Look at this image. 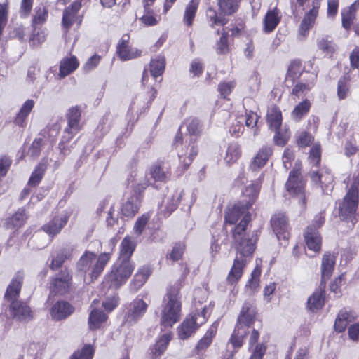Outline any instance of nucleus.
Returning <instances> with one entry per match:
<instances>
[{
  "label": "nucleus",
  "instance_id": "1",
  "mask_svg": "<svg viewBox=\"0 0 359 359\" xmlns=\"http://www.w3.org/2000/svg\"><path fill=\"white\" fill-rule=\"evenodd\" d=\"M251 220V215H245L233 230V245L236 250L233 266L228 274L227 281L236 283L243 276V269L251 259L256 248L257 234L246 233V228Z\"/></svg>",
  "mask_w": 359,
  "mask_h": 359
},
{
  "label": "nucleus",
  "instance_id": "2",
  "mask_svg": "<svg viewBox=\"0 0 359 359\" xmlns=\"http://www.w3.org/2000/svg\"><path fill=\"white\" fill-rule=\"evenodd\" d=\"M161 325L163 328H170L181 317L182 302L180 289L170 287L168 289L162 304Z\"/></svg>",
  "mask_w": 359,
  "mask_h": 359
},
{
  "label": "nucleus",
  "instance_id": "3",
  "mask_svg": "<svg viewBox=\"0 0 359 359\" xmlns=\"http://www.w3.org/2000/svg\"><path fill=\"white\" fill-rule=\"evenodd\" d=\"M255 308L251 302H245L243 304L237 323L230 339L234 348H240L243 345V338L248 334V329L253 324L255 318Z\"/></svg>",
  "mask_w": 359,
  "mask_h": 359
},
{
  "label": "nucleus",
  "instance_id": "4",
  "mask_svg": "<svg viewBox=\"0 0 359 359\" xmlns=\"http://www.w3.org/2000/svg\"><path fill=\"white\" fill-rule=\"evenodd\" d=\"M135 268L132 262L118 260L111 267V271L106 275L105 282L109 287L118 288L124 284L131 276Z\"/></svg>",
  "mask_w": 359,
  "mask_h": 359
},
{
  "label": "nucleus",
  "instance_id": "5",
  "mask_svg": "<svg viewBox=\"0 0 359 359\" xmlns=\"http://www.w3.org/2000/svg\"><path fill=\"white\" fill-rule=\"evenodd\" d=\"M358 188L359 176L348 189L343 201L339 203V214L343 219H348L356 212L358 206Z\"/></svg>",
  "mask_w": 359,
  "mask_h": 359
},
{
  "label": "nucleus",
  "instance_id": "6",
  "mask_svg": "<svg viewBox=\"0 0 359 359\" xmlns=\"http://www.w3.org/2000/svg\"><path fill=\"white\" fill-rule=\"evenodd\" d=\"M207 320L206 308L201 312L196 311L186 318L178 327V336L181 339L189 338L196 330Z\"/></svg>",
  "mask_w": 359,
  "mask_h": 359
},
{
  "label": "nucleus",
  "instance_id": "7",
  "mask_svg": "<svg viewBox=\"0 0 359 359\" xmlns=\"http://www.w3.org/2000/svg\"><path fill=\"white\" fill-rule=\"evenodd\" d=\"M287 191L299 199V203L302 209L306 207L305 182L302 180L301 173L298 170H292L285 184Z\"/></svg>",
  "mask_w": 359,
  "mask_h": 359
},
{
  "label": "nucleus",
  "instance_id": "8",
  "mask_svg": "<svg viewBox=\"0 0 359 359\" xmlns=\"http://www.w3.org/2000/svg\"><path fill=\"white\" fill-rule=\"evenodd\" d=\"M309 177L314 185L320 187L323 194H329L332 191L333 176L330 172L312 170L309 172Z\"/></svg>",
  "mask_w": 359,
  "mask_h": 359
},
{
  "label": "nucleus",
  "instance_id": "9",
  "mask_svg": "<svg viewBox=\"0 0 359 359\" xmlns=\"http://www.w3.org/2000/svg\"><path fill=\"white\" fill-rule=\"evenodd\" d=\"M48 15V9L44 6H40L36 8V13L32 19L33 33L30 39L34 43L35 42L39 43L45 39L44 34H40L37 29L46 21Z\"/></svg>",
  "mask_w": 359,
  "mask_h": 359
},
{
  "label": "nucleus",
  "instance_id": "10",
  "mask_svg": "<svg viewBox=\"0 0 359 359\" xmlns=\"http://www.w3.org/2000/svg\"><path fill=\"white\" fill-rule=\"evenodd\" d=\"M72 276L69 272L65 269L61 271L60 273L52 280L50 283V292L64 294L69 291L71 285Z\"/></svg>",
  "mask_w": 359,
  "mask_h": 359
},
{
  "label": "nucleus",
  "instance_id": "11",
  "mask_svg": "<svg viewBox=\"0 0 359 359\" xmlns=\"http://www.w3.org/2000/svg\"><path fill=\"white\" fill-rule=\"evenodd\" d=\"M11 315L17 320L28 322L33 318L30 307L22 301H13L10 303Z\"/></svg>",
  "mask_w": 359,
  "mask_h": 359
},
{
  "label": "nucleus",
  "instance_id": "12",
  "mask_svg": "<svg viewBox=\"0 0 359 359\" xmlns=\"http://www.w3.org/2000/svg\"><path fill=\"white\" fill-rule=\"evenodd\" d=\"M312 6V8L305 13L299 28V34L302 37H305L308 34L309 31L315 23L318 15L320 1L313 0Z\"/></svg>",
  "mask_w": 359,
  "mask_h": 359
},
{
  "label": "nucleus",
  "instance_id": "13",
  "mask_svg": "<svg viewBox=\"0 0 359 359\" xmlns=\"http://www.w3.org/2000/svg\"><path fill=\"white\" fill-rule=\"evenodd\" d=\"M271 224L277 238L287 241L289 238L287 218L285 215L279 213L272 217Z\"/></svg>",
  "mask_w": 359,
  "mask_h": 359
},
{
  "label": "nucleus",
  "instance_id": "14",
  "mask_svg": "<svg viewBox=\"0 0 359 359\" xmlns=\"http://www.w3.org/2000/svg\"><path fill=\"white\" fill-rule=\"evenodd\" d=\"M129 39L128 34H123L117 45L118 55L123 61L130 60L141 55V51L128 46Z\"/></svg>",
  "mask_w": 359,
  "mask_h": 359
},
{
  "label": "nucleus",
  "instance_id": "15",
  "mask_svg": "<svg viewBox=\"0 0 359 359\" xmlns=\"http://www.w3.org/2000/svg\"><path fill=\"white\" fill-rule=\"evenodd\" d=\"M24 275L23 273L18 271L12 278L5 292L4 298L12 302L13 301H18L20 292L21 290Z\"/></svg>",
  "mask_w": 359,
  "mask_h": 359
},
{
  "label": "nucleus",
  "instance_id": "16",
  "mask_svg": "<svg viewBox=\"0 0 359 359\" xmlns=\"http://www.w3.org/2000/svg\"><path fill=\"white\" fill-rule=\"evenodd\" d=\"M99 304V300L94 299L90 307L92 310L88 318V326L90 330H94L100 327L101 325L107 319V316L102 310L96 307Z\"/></svg>",
  "mask_w": 359,
  "mask_h": 359
},
{
  "label": "nucleus",
  "instance_id": "17",
  "mask_svg": "<svg viewBox=\"0 0 359 359\" xmlns=\"http://www.w3.org/2000/svg\"><path fill=\"white\" fill-rule=\"evenodd\" d=\"M69 215L65 212L59 216L55 217L47 224L43 226V229L49 236H55L58 233L68 222Z\"/></svg>",
  "mask_w": 359,
  "mask_h": 359
},
{
  "label": "nucleus",
  "instance_id": "18",
  "mask_svg": "<svg viewBox=\"0 0 359 359\" xmlns=\"http://www.w3.org/2000/svg\"><path fill=\"white\" fill-rule=\"evenodd\" d=\"M74 310V307L69 302L59 301L51 308L50 315L53 319L60 320L69 316Z\"/></svg>",
  "mask_w": 359,
  "mask_h": 359
},
{
  "label": "nucleus",
  "instance_id": "19",
  "mask_svg": "<svg viewBox=\"0 0 359 359\" xmlns=\"http://www.w3.org/2000/svg\"><path fill=\"white\" fill-rule=\"evenodd\" d=\"M304 240L309 250L314 252H320L321 249V236L318 229L308 226L304 232Z\"/></svg>",
  "mask_w": 359,
  "mask_h": 359
},
{
  "label": "nucleus",
  "instance_id": "20",
  "mask_svg": "<svg viewBox=\"0 0 359 359\" xmlns=\"http://www.w3.org/2000/svg\"><path fill=\"white\" fill-rule=\"evenodd\" d=\"M149 175L155 182H165L170 176V168L164 161H158L151 165Z\"/></svg>",
  "mask_w": 359,
  "mask_h": 359
},
{
  "label": "nucleus",
  "instance_id": "21",
  "mask_svg": "<svg viewBox=\"0 0 359 359\" xmlns=\"http://www.w3.org/2000/svg\"><path fill=\"white\" fill-rule=\"evenodd\" d=\"M141 201L140 197L136 195L128 197L121 205L122 215L127 217H134L139 211Z\"/></svg>",
  "mask_w": 359,
  "mask_h": 359
},
{
  "label": "nucleus",
  "instance_id": "22",
  "mask_svg": "<svg viewBox=\"0 0 359 359\" xmlns=\"http://www.w3.org/2000/svg\"><path fill=\"white\" fill-rule=\"evenodd\" d=\"M316 78V74L311 73L306 82H297L292 90V95L297 98L306 95L314 86Z\"/></svg>",
  "mask_w": 359,
  "mask_h": 359
},
{
  "label": "nucleus",
  "instance_id": "23",
  "mask_svg": "<svg viewBox=\"0 0 359 359\" xmlns=\"http://www.w3.org/2000/svg\"><path fill=\"white\" fill-rule=\"evenodd\" d=\"M248 209L247 205L243 203L236 204L226 212L224 217L226 223L235 224L241 217L243 218L245 215L250 214L248 212Z\"/></svg>",
  "mask_w": 359,
  "mask_h": 359
},
{
  "label": "nucleus",
  "instance_id": "24",
  "mask_svg": "<svg viewBox=\"0 0 359 359\" xmlns=\"http://www.w3.org/2000/svg\"><path fill=\"white\" fill-rule=\"evenodd\" d=\"M171 339L170 334H163L149 349V355L151 359H158L167 348Z\"/></svg>",
  "mask_w": 359,
  "mask_h": 359
},
{
  "label": "nucleus",
  "instance_id": "25",
  "mask_svg": "<svg viewBox=\"0 0 359 359\" xmlns=\"http://www.w3.org/2000/svg\"><path fill=\"white\" fill-rule=\"evenodd\" d=\"M147 309V304L142 299H135L130 304V311L128 313V320L135 323L143 316Z\"/></svg>",
  "mask_w": 359,
  "mask_h": 359
},
{
  "label": "nucleus",
  "instance_id": "26",
  "mask_svg": "<svg viewBox=\"0 0 359 359\" xmlns=\"http://www.w3.org/2000/svg\"><path fill=\"white\" fill-rule=\"evenodd\" d=\"M280 20V11L277 8L269 10L263 20L264 32L270 33L275 29Z\"/></svg>",
  "mask_w": 359,
  "mask_h": 359
},
{
  "label": "nucleus",
  "instance_id": "27",
  "mask_svg": "<svg viewBox=\"0 0 359 359\" xmlns=\"http://www.w3.org/2000/svg\"><path fill=\"white\" fill-rule=\"evenodd\" d=\"M136 244L130 236H126L121 241L120 245V254L118 260L123 262H131L130 257L135 251Z\"/></svg>",
  "mask_w": 359,
  "mask_h": 359
},
{
  "label": "nucleus",
  "instance_id": "28",
  "mask_svg": "<svg viewBox=\"0 0 359 359\" xmlns=\"http://www.w3.org/2000/svg\"><path fill=\"white\" fill-rule=\"evenodd\" d=\"M81 8V1H76L65 9L62 16V25L64 27L69 29L73 25L74 18Z\"/></svg>",
  "mask_w": 359,
  "mask_h": 359
},
{
  "label": "nucleus",
  "instance_id": "29",
  "mask_svg": "<svg viewBox=\"0 0 359 359\" xmlns=\"http://www.w3.org/2000/svg\"><path fill=\"white\" fill-rule=\"evenodd\" d=\"M335 264V257L330 252H325L322 259L321 278L323 280H328L332 276Z\"/></svg>",
  "mask_w": 359,
  "mask_h": 359
},
{
  "label": "nucleus",
  "instance_id": "30",
  "mask_svg": "<svg viewBox=\"0 0 359 359\" xmlns=\"http://www.w3.org/2000/svg\"><path fill=\"white\" fill-rule=\"evenodd\" d=\"M271 154L272 149L270 147H262L253 158L250 168L254 170L262 168L266 163Z\"/></svg>",
  "mask_w": 359,
  "mask_h": 359
},
{
  "label": "nucleus",
  "instance_id": "31",
  "mask_svg": "<svg viewBox=\"0 0 359 359\" xmlns=\"http://www.w3.org/2000/svg\"><path fill=\"white\" fill-rule=\"evenodd\" d=\"M35 102L33 100L29 99L27 100L22 106L21 107L20 111L17 114L14 123L15 125L24 127L26 125V119L30 114L31 111L34 108Z\"/></svg>",
  "mask_w": 359,
  "mask_h": 359
},
{
  "label": "nucleus",
  "instance_id": "32",
  "mask_svg": "<svg viewBox=\"0 0 359 359\" xmlns=\"http://www.w3.org/2000/svg\"><path fill=\"white\" fill-rule=\"evenodd\" d=\"M151 273V270L149 266H142L139 269L131 283L132 289L135 291L139 290L145 283Z\"/></svg>",
  "mask_w": 359,
  "mask_h": 359
},
{
  "label": "nucleus",
  "instance_id": "33",
  "mask_svg": "<svg viewBox=\"0 0 359 359\" xmlns=\"http://www.w3.org/2000/svg\"><path fill=\"white\" fill-rule=\"evenodd\" d=\"M66 117L67 119V126L72 128L74 131L80 130L81 110L79 107H72L69 109Z\"/></svg>",
  "mask_w": 359,
  "mask_h": 359
},
{
  "label": "nucleus",
  "instance_id": "34",
  "mask_svg": "<svg viewBox=\"0 0 359 359\" xmlns=\"http://www.w3.org/2000/svg\"><path fill=\"white\" fill-rule=\"evenodd\" d=\"M79 67V62L76 57L72 56L69 58L63 59L60 65L59 76L64 78L73 72Z\"/></svg>",
  "mask_w": 359,
  "mask_h": 359
},
{
  "label": "nucleus",
  "instance_id": "35",
  "mask_svg": "<svg viewBox=\"0 0 359 359\" xmlns=\"http://www.w3.org/2000/svg\"><path fill=\"white\" fill-rule=\"evenodd\" d=\"M26 219L25 210L19 209L12 217L6 219L5 226L7 229L20 228L24 225Z\"/></svg>",
  "mask_w": 359,
  "mask_h": 359
},
{
  "label": "nucleus",
  "instance_id": "36",
  "mask_svg": "<svg viewBox=\"0 0 359 359\" xmlns=\"http://www.w3.org/2000/svg\"><path fill=\"white\" fill-rule=\"evenodd\" d=\"M267 122L270 128L274 130L280 128L282 124V114L278 107H273L268 110Z\"/></svg>",
  "mask_w": 359,
  "mask_h": 359
},
{
  "label": "nucleus",
  "instance_id": "37",
  "mask_svg": "<svg viewBox=\"0 0 359 359\" xmlns=\"http://www.w3.org/2000/svg\"><path fill=\"white\" fill-rule=\"evenodd\" d=\"M72 254V249L70 248L62 249L58 252L55 257L52 259L50 264V269L53 270H57L62 266L63 263L71 258Z\"/></svg>",
  "mask_w": 359,
  "mask_h": 359
},
{
  "label": "nucleus",
  "instance_id": "38",
  "mask_svg": "<svg viewBox=\"0 0 359 359\" xmlns=\"http://www.w3.org/2000/svg\"><path fill=\"white\" fill-rule=\"evenodd\" d=\"M111 259V253L109 252H104L101 253L97 260L95 263V264L93 266L92 272H91V277L92 278H97L103 271L105 266L108 263V262Z\"/></svg>",
  "mask_w": 359,
  "mask_h": 359
},
{
  "label": "nucleus",
  "instance_id": "39",
  "mask_svg": "<svg viewBox=\"0 0 359 359\" xmlns=\"http://www.w3.org/2000/svg\"><path fill=\"white\" fill-rule=\"evenodd\" d=\"M219 9L221 14L231 15L239 7V0H219Z\"/></svg>",
  "mask_w": 359,
  "mask_h": 359
},
{
  "label": "nucleus",
  "instance_id": "40",
  "mask_svg": "<svg viewBox=\"0 0 359 359\" xmlns=\"http://www.w3.org/2000/svg\"><path fill=\"white\" fill-rule=\"evenodd\" d=\"M95 257L96 255L94 252L86 250L76 263V268L78 271L86 273L89 270L91 264L95 260Z\"/></svg>",
  "mask_w": 359,
  "mask_h": 359
},
{
  "label": "nucleus",
  "instance_id": "41",
  "mask_svg": "<svg viewBox=\"0 0 359 359\" xmlns=\"http://www.w3.org/2000/svg\"><path fill=\"white\" fill-rule=\"evenodd\" d=\"M325 292L318 290L309 298L307 302L308 308L312 311L321 309L324 304Z\"/></svg>",
  "mask_w": 359,
  "mask_h": 359
},
{
  "label": "nucleus",
  "instance_id": "42",
  "mask_svg": "<svg viewBox=\"0 0 359 359\" xmlns=\"http://www.w3.org/2000/svg\"><path fill=\"white\" fill-rule=\"evenodd\" d=\"M261 182L259 180L252 182L246 187L244 195L248 196L249 199L244 204L247 205V208H250L255 202L259 192Z\"/></svg>",
  "mask_w": 359,
  "mask_h": 359
},
{
  "label": "nucleus",
  "instance_id": "43",
  "mask_svg": "<svg viewBox=\"0 0 359 359\" xmlns=\"http://www.w3.org/2000/svg\"><path fill=\"white\" fill-rule=\"evenodd\" d=\"M165 59L164 56L158 55L150 62V73L151 76L156 78L161 76L165 70Z\"/></svg>",
  "mask_w": 359,
  "mask_h": 359
},
{
  "label": "nucleus",
  "instance_id": "44",
  "mask_svg": "<svg viewBox=\"0 0 359 359\" xmlns=\"http://www.w3.org/2000/svg\"><path fill=\"white\" fill-rule=\"evenodd\" d=\"M46 168L47 165L46 163L40 162L32 172L27 185L30 187H36L41 181Z\"/></svg>",
  "mask_w": 359,
  "mask_h": 359
},
{
  "label": "nucleus",
  "instance_id": "45",
  "mask_svg": "<svg viewBox=\"0 0 359 359\" xmlns=\"http://www.w3.org/2000/svg\"><path fill=\"white\" fill-rule=\"evenodd\" d=\"M311 108V102L309 100L306 99L299 102L294 109L292 112V117L296 121H300L303 116L306 115Z\"/></svg>",
  "mask_w": 359,
  "mask_h": 359
},
{
  "label": "nucleus",
  "instance_id": "46",
  "mask_svg": "<svg viewBox=\"0 0 359 359\" xmlns=\"http://www.w3.org/2000/svg\"><path fill=\"white\" fill-rule=\"evenodd\" d=\"M241 154L240 146L236 142H232L227 147L224 160L228 164L233 163L240 158Z\"/></svg>",
  "mask_w": 359,
  "mask_h": 359
},
{
  "label": "nucleus",
  "instance_id": "47",
  "mask_svg": "<svg viewBox=\"0 0 359 359\" xmlns=\"http://www.w3.org/2000/svg\"><path fill=\"white\" fill-rule=\"evenodd\" d=\"M198 2L196 0H191L185 8L183 20L187 26L192 25V22L196 16L198 9Z\"/></svg>",
  "mask_w": 359,
  "mask_h": 359
},
{
  "label": "nucleus",
  "instance_id": "48",
  "mask_svg": "<svg viewBox=\"0 0 359 359\" xmlns=\"http://www.w3.org/2000/svg\"><path fill=\"white\" fill-rule=\"evenodd\" d=\"M317 46L325 54H332L336 50V45L330 36H325L317 39Z\"/></svg>",
  "mask_w": 359,
  "mask_h": 359
},
{
  "label": "nucleus",
  "instance_id": "49",
  "mask_svg": "<svg viewBox=\"0 0 359 359\" xmlns=\"http://www.w3.org/2000/svg\"><path fill=\"white\" fill-rule=\"evenodd\" d=\"M207 18L208 21L210 22V25L211 27H214L216 25L224 26L228 22V19L221 15H218L213 8H208L207 10Z\"/></svg>",
  "mask_w": 359,
  "mask_h": 359
},
{
  "label": "nucleus",
  "instance_id": "50",
  "mask_svg": "<svg viewBox=\"0 0 359 359\" xmlns=\"http://www.w3.org/2000/svg\"><path fill=\"white\" fill-rule=\"evenodd\" d=\"M217 329V325L214 323L208 330L204 337L199 341L197 345V348L203 350L208 348L212 343L213 337L215 336Z\"/></svg>",
  "mask_w": 359,
  "mask_h": 359
},
{
  "label": "nucleus",
  "instance_id": "51",
  "mask_svg": "<svg viewBox=\"0 0 359 359\" xmlns=\"http://www.w3.org/2000/svg\"><path fill=\"white\" fill-rule=\"evenodd\" d=\"M182 194L180 192H175L173 194L167 198L165 202V209L168 215H170L175 210L180 202Z\"/></svg>",
  "mask_w": 359,
  "mask_h": 359
},
{
  "label": "nucleus",
  "instance_id": "52",
  "mask_svg": "<svg viewBox=\"0 0 359 359\" xmlns=\"http://www.w3.org/2000/svg\"><path fill=\"white\" fill-rule=\"evenodd\" d=\"M151 184L147 179V176L135 180L134 184H133V194L136 195L140 197V200L142 199L143 195L142 193L146 189V188Z\"/></svg>",
  "mask_w": 359,
  "mask_h": 359
},
{
  "label": "nucleus",
  "instance_id": "53",
  "mask_svg": "<svg viewBox=\"0 0 359 359\" xmlns=\"http://www.w3.org/2000/svg\"><path fill=\"white\" fill-rule=\"evenodd\" d=\"M217 34H221L219 40L217 42V53L218 54H226L229 51L228 46V32L222 29V32L217 31Z\"/></svg>",
  "mask_w": 359,
  "mask_h": 359
},
{
  "label": "nucleus",
  "instance_id": "54",
  "mask_svg": "<svg viewBox=\"0 0 359 359\" xmlns=\"http://www.w3.org/2000/svg\"><path fill=\"white\" fill-rule=\"evenodd\" d=\"M349 76H343L340 78L337 85V95L340 100L346 97L349 91Z\"/></svg>",
  "mask_w": 359,
  "mask_h": 359
},
{
  "label": "nucleus",
  "instance_id": "55",
  "mask_svg": "<svg viewBox=\"0 0 359 359\" xmlns=\"http://www.w3.org/2000/svg\"><path fill=\"white\" fill-rule=\"evenodd\" d=\"M261 276V269L259 266H256L251 273V278L246 284V288L250 289L254 292L259 285V278Z\"/></svg>",
  "mask_w": 359,
  "mask_h": 359
},
{
  "label": "nucleus",
  "instance_id": "56",
  "mask_svg": "<svg viewBox=\"0 0 359 359\" xmlns=\"http://www.w3.org/2000/svg\"><path fill=\"white\" fill-rule=\"evenodd\" d=\"M94 352L92 346L85 345L81 351L75 352L71 359H92Z\"/></svg>",
  "mask_w": 359,
  "mask_h": 359
},
{
  "label": "nucleus",
  "instance_id": "57",
  "mask_svg": "<svg viewBox=\"0 0 359 359\" xmlns=\"http://www.w3.org/2000/svg\"><path fill=\"white\" fill-rule=\"evenodd\" d=\"M187 128L190 135H198L202 130V124L198 118H190L187 121Z\"/></svg>",
  "mask_w": 359,
  "mask_h": 359
},
{
  "label": "nucleus",
  "instance_id": "58",
  "mask_svg": "<svg viewBox=\"0 0 359 359\" xmlns=\"http://www.w3.org/2000/svg\"><path fill=\"white\" fill-rule=\"evenodd\" d=\"M275 131L276 133L273 137L275 144L278 146H284L287 143L290 137L289 132L287 131V130H283L280 128Z\"/></svg>",
  "mask_w": 359,
  "mask_h": 359
},
{
  "label": "nucleus",
  "instance_id": "59",
  "mask_svg": "<svg viewBox=\"0 0 359 359\" xmlns=\"http://www.w3.org/2000/svg\"><path fill=\"white\" fill-rule=\"evenodd\" d=\"M302 73V62L300 60H293L290 62L287 69V76L292 79L299 77Z\"/></svg>",
  "mask_w": 359,
  "mask_h": 359
},
{
  "label": "nucleus",
  "instance_id": "60",
  "mask_svg": "<svg viewBox=\"0 0 359 359\" xmlns=\"http://www.w3.org/2000/svg\"><path fill=\"white\" fill-rule=\"evenodd\" d=\"M149 214H143L135 223L133 231L137 236H140L149 219Z\"/></svg>",
  "mask_w": 359,
  "mask_h": 359
},
{
  "label": "nucleus",
  "instance_id": "61",
  "mask_svg": "<svg viewBox=\"0 0 359 359\" xmlns=\"http://www.w3.org/2000/svg\"><path fill=\"white\" fill-rule=\"evenodd\" d=\"M320 147L319 145H314L310 150L309 156V163L313 167H317L320 163Z\"/></svg>",
  "mask_w": 359,
  "mask_h": 359
},
{
  "label": "nucleus",
  "instance_id": "62",
  "mask_svg": "<svg viewBox=\"0 0 359 359\" xmlns=\"http://www.w3.org/2000/svg\"><path fill=\"white\" fill-rule=\"evenodd\" d=\"M79 131H74L72 128L67 126L63 132L62 139L59 143V148L62 151L65 149V143L69 142Z\"/></svg>",
  "mask_w": 359,
  "mask_h": 359
},
{
  "label": "nucleus",
  "instance_id": "63",
  "mask_svg": "<svg viewBox=\"0 0 359 359\" xmlns=\"http://www.w3.org/2000/svg\"><path fill=\"white\" fill-rule=\"evenodd\" d=\"M189 149V151L187 158L184 156L186 154H178L180 161L184 163L185 167H188L191 164V161L198 154V149L194 145H191Z\"/></svg>",
  "mask_w": 359,
  "mask_h": 359
},
{
  "label": "nucleus",
  "instance_id": "64",
  "mask_svg": "<svg viewBox=\"0 0 359 359\" xmlns=\"http://www.w3.org/2000/svg\"><path fill=\"white\" fill-rule=\"evenodd\" d=\"M118 297L117 294H114L113 295L108 297L102 302V306L107 312H111L118 305Z\"/></svg>",
  "mask_w": 359,
  "mask_h": 359
}]
</instances>
